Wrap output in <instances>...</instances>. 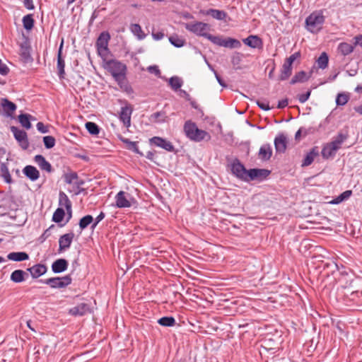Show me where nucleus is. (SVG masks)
<instances>
[{
  "mask_svg": "<svg viewBox=\"0 0 362 362\" xmlns=\"http://www.w3.org/2000/svg\"><path fill=\"white\" fill-rule=\"evenodd\" d=\"M105 68L111 74L118 85L124 87L126 82L127 66L116 59H110L105 62Z\"/></svg>",
  "mask_w": 362,
  "mask_h": 362,
  "instance_id": "nucleus-1",
  "label": "nucleus"
},
{
  "mask_svg": "<svg viewBox=\"0 0 362 362\" xmlns=\"http://www.w3.org/2000/svg\"><path fill=\"white\" fill-rule=\"evenodd\" d=\"M93 221L94 218L91 215H86L81 218L78 223L81 230H84L85 228H86L88 226H89L93 222Z\"/></svg>",
  "mask_w": 362,
  "mask_h": 362,
  "instance_id": "nucleus-43",
  "label": "nucleus"
},
{
  "mask_svg": "<svg viewBox=\"0 0 362 362\" xmlns=\"http://www.w3.org/2000/svg\"><path fill=\"white\" fill-rule=\"evenodd\" d=\"M337 151V148L329 142L324 145L321 151V154L323 158L328 159L330 157L334 156Z\"/></svg>",
  "mask_w": 362,
  "mask_h": 362,
  "instance_id": "nucleus-28",
  "label": "nucleus"
},
{
  "mask_svg": "<svg viewBox=\"0 0 362 362\" xmlns=\"http://www.w3.org/2000/svg\"><path fill=\"white\" fill-rule=\"evenodd\" d=\"M185 28L187 30L194 33L197 36H202L207 38L209 35L208 31L210 29V25L208 23L197 21L194 23H185Z\"/></svg>",
  "mask_w": 362,
  "mask_h": 362,
  "instance_id": "nucleus-4",
  "label": "nucleus"
},
{
  "mask_svg": "<svg viewBox=\"0 0 362 362\" xmlns=\"http://www.w3.org/2000/svg\"><path fill=\"white\" fill-rule=\"evenodd\" d=\"M115 206L117 208H128L131 206V202L126 197L124 191H119L115 196Z\"/></svg>",
  "mask_w": 362,
  "mask_h": 362,
  "instance_id": "nucleus-17",
  "label": "nucleus"
},
{
  "mask_svg": "<svg viewBox=\"0 0 362 362\" xmlns=\"http://www.w3.org/2000/svg\"><path fill=\"white\" fill-rule=\"evenodd\" d=\"M292 74V66L288 65L284 63L281 74L279 75V79L281 81H285L289 78Z\"/></svg>",
  "mask_w": 362,
  "mask_h": 362,
  "instance_id": "nucleus-36",
  "label": "nucleus"
},
{
  "mask_svg": "<svg viewBox=\"0 0 362 362\" xmlns=\"http://www.w3.org/2000/svg\"><path fill=\"white\" fill-rule=\"evenodd\" d=\"M352 194L351 190H346L330 202V204H338L344 200L348 199Z\"/></svg>",
  "mask_w": 362,
  "mask_h": 362,
  "instance_id": "nucleus-39",
  "label": "nucleus"
},
{
  "mask_svg": "<svg viewBox=\"0 0 362 362\" xmlns=\"http://www.w3.org/2000/svg\"><path fill=\"white\" fill-rule=\"evenodd\" d=\"M22 22L23 28L27 30H30L34 27L35 23L33 14H28L23 16Z\"/></svg>",
  "mask_w": 362,
  "mask_h": 362,
  "instance_id": "nucleus-37",
  "label": "nucleus"
},
{
  "mask_svg": "<svg viewBox=\"0 0 362 362\" xmlns=\"http://www.w3.org/2000/svg\"><path fill=\"white\" fill-rule=\"evenodd\" d=\"M33 279H37L45 274L47 268L45 265L42 264H37L27 269Z\"/></svg>",
  "mask_w": 362,
  "mask_h": 362,
  "instance_id": "nucleus-19",
  "label": "nucleus"
},
{
  "mask_svg": "<svg viewBox=\"0 0 362 362\" xmlns=\"http://www.w3.org/2000/svg\"><path fill=\"white\" fill-rule=\"evenodd\" d=\"M31 118H33V117L29 114H21L18 116V121L22 127H23L26 129H29L31 128Z\"/></svg>",
  "mask_w": 362,
  "mask_h": 362,
  "instance_id": "nucleus-35",
  "label": "nucleus"
},
{
  "mask_svg": "<svg viewBox=\"0 0 362 362\" xmlns=\"http://www.w3.org/2000/svg\"><path fill=\"white\" fill-rule=\"evenodd\" d=\"M8 67L0 59V74L6 76L8 74Z\"/></svg>",
  "mask_w": 362,
  "mask_h": 362,
  "instance_id": "nucleus-59",
  "label": "nucleus"
},
{
  "mask_svg": "<svg viewBox=\"0 0 362 362\" xmlns=\"http://www.w3.org/2000/svg\"><path fill=\"white\" fill-rule=\"evenodd\" d=\"M288 139L286 136L283 134H279L274 139V146L276 153H283L286 150Z\"/></svg>",
  "mask_w": 362,
  "mask_h": 362,
  "instance_id": "nucleus-12",
  "label": "nucleus"
},
{
  "mask_svg": "<svg viewBox=\"0 0 362 362\" xmlns=\"http://www.w3.org/2000/svg\"><path fill=\"white\" fill-rule=\"evenodd\" d=\"M206 39L210 40L214 45L223 47L224 38H222L220 36H214V35L209 34L207 36Z\"/></svg>",
  "mask_w": 362,
  "mask_h": 362,
  "instance_id": "nucleus-51",
  "label": "nucleus"
},
{
  "mask_svg": "<svg viewBox=\"0 0 362 362\" xmlns=\"http://www.w3.org/2000/svg\"><path fill=\"white\" fill-rule=\"evenodd\" d=\"M242 54L235 52L231 57V63L235 67H238L242 61Z\"/></svg>",
  "mask_w": 362,
  "mask_h": 362,
  "instance_id": "nucleus-53",
  "label": "nucleus"
},
{
  "mask_svg": "<svg viewBox=\"0 0 362 362\" xmlns=\"http://www.w3.org/2000/svg\"><path fill=\"white\" fill-rule=\"evenodd\" d=\"M9 260L21 262L29 259L28 255L25 252H13L7 255Z\"/></svg>",
  "mask_w": 362,
  "mask_h": 362,
  "instance_id": "nucleus-30",
  "label": "nucleus"
},
{
  "mask_svg": "<svg viewBox=\"0 0 362 362\" xmlns=\"http://www.w3.org/2000/svg\"><path fill=\"white\" fill-rule=\"evenodd\" d=\"M120 140L123 143L127 144V147L129 149L133 151L136 153H140L136 142L131 141L128 139H125L123 137H120Z\"/></svg>",
  "mask_w": 362,
  "mask_h": 362,
  "instance_id": "nucleus-47",
  "label": "nucleus"
},
{
  "mask_svg": "<svg viewBox=\"0 0 362 362\" xmlns=\"http://www.w3.org/2000/svg\"><path fill=\"white\" fill-rule=\"evenodd\" d=\"M200 13L205 16H211L213 18L222 21L226 20L228 14L222 10L210 8L208 10H201Z\"/></svg>",
  "mask_w": 362,
  "mask_h": 362,
  "instance_id": "nucleus-15",
  "label": "nucleus"
},
{
  "mask_svg": "<svg viewBox=\"0 0 362 362\" xmlns=\"http://www.w3.org/2000/svg\"><path fill=\"white\" fill-rule=\"evenodd\" d=\"M153 38L156 40H160L164 37V33L162 32L153 33Z\"/></svg>",
  "mask_w": 362,
  "mask_h": 362,
  "instance_id": "nucleus-64",
  "label": "nucleus"
},
{
  "mask_svg": "<svg viewBox=\"0 0 362 362\" xmlns=\"http://www.w3.org/2000/svg\"><path fill=\"white\" fill-rule=\"evenodd\" d=\"M230 170L233 175L237 178L248 182L249 173L245 166L240 163L239 159L235 158L230 164Z\"/></svg>",
  "mask_w": 362,
  "mask_h": 362,
  "instance_id": "nucleus-5",
  "label": "nucleus"
},
{
  "mask_svg": "<svg viewBox=\"0 0 362 362\" xmlns=\"http://www.w3.org/2000/svg\"><path fill=\"white\" fill-rule=\"evenodd\" d=\"M309 78L310 76H308L305 71H300L295 74V76L292 78L290 83L295 84L296 83H303L307 81Z\"/></svg>",
  "mask_w": 362,
  "mask_h": 362,
  "instance_id": "nucleus-34",
  "label": "nucleus"
},
{
  "mask_svg": "<svg viewBox=\"0 0 362 362\" xmlns=\"http://www.w3.org/2000/svg\"><path fill=\"white\" fill-rule=\"evenodd\" d=\"M63 40L62 41V43L60 45L59 51H58V55H57V69L59 71V76L60 78H64L65 75L64 71V67H65V62L62 57V50L63 47Z\"/></svg>",
  "mask_w": 362,
  "mask_h": 362,
  "instance_id": "nucleus-25",
  "label": "nucleus"
},
{
  "mask_svg": "<svg viewBox=\"0 0 362 362\" xmlns=\"http://www.w3.org/2000/svg\"><path fill=\"white\" fill-rule=\"evenodd\" d=\"M34 161L37 164L41 170H45L47 173H51L52 171L51 164L46 160L45 157L42 155H36L34 157Z\"/></svg>",
  "mask_w": 362,
  "mask_h": 362,
  "instance_id": "nucleus-23",
  "label": "nucleus"
},
{
  "mask_svg": "<svg viewBox=\"0 0 362 362\" xmlns=\"http://www.w3.org/2000/svg\"><path fill=\"white\" fill-rule=\"evenodd\" d=\"M159 325L163 327H173L175 325V320L173 317H163L158 320Z\"/></svg>",
  "mask_w": 362,
  "mask_h": 362,
  "instance_id": "nucleus-42",
  "label": "nucleus"
},
{
  "mask_svg": "<svg viewBox=\"0 0 362 362\" xmlns=\"http://www.w3.org/2000/svg\"><path fill=\"white\" fill-rule=\"evenodd\" d=\"M59 204L60 206H64L66 209L67 214H70V216H71V202L68 196L64 192H59Z\"/></svg>",
  "mask_w": 362,
  "mask_h": 362,
  "instance_id": "nucleus-27",
  "label": "nucleus"
},
{
  "mask_svg": "<svg viewBox=\"0 0 362 362\" xmlns=\"http://www.w3.org/2000/svg\"><path fill=\"white\" fill-rule=\"evenodd\" d=\"M110 35L107 32H103L96 41L98 52L100 56H105L108 52V42Z\"/></svg>",
  "mask_w": 362,
  "mask_h": 362,
  "instance_id": "nucleus-7",
  "label": "nucleus"
},
{
  "mask_svg": "<svg viewBox=\"0 0 362 362\" xmlns=\"http://www.w3.org/2000/svg\"><path fill=\"white\" fill-rule=\"evenodd\" d=\"M349 100V95L346 93H339L336 98V104L338 106L346 105Z\"/></svg>",
  "mask_w": 362,
  "mask_h": 362,
  "instance_id": "nucleus-46",
  "label": "nucleus"
},
{
  "mask_svg": "<svg viewBox=\"0 0 362 362\" xmlns=\"http://www.w3.org/2000/svg\"><path fill=\"white\" fill-rule=\"evenodd\" d=\"M147 70L149 73L153 74L157 76H160V71L158 66L156 65L149 66L147 68Z\"/></svg>",
  "mask_w": 362,
  "mask_h": 362,
  "instance_id": "nucleus-56",
  "label": "nucleus"
},
{
  "mask_svg": "<svg viewBox=\"0 0 362 362\" xmlns=\"http://www.w3.org/2000/svg\"><path fill=\"white\" fill-rule=\"evenodd\" d=\"M288 104V99H283L280 101H279V103H278V105H277V107L279 108V109H283L285 107H286Z\"/></svg>",
  "mask_w": 362,
  "mask_h": 362,
  "instance_id": "nucleus-62",
  "label": "nucleus"
},
{
  "mask_svg": "<svg viewBox=\"0 0 362 362\" xmlns=\"http://www.w3.org/2000/svg\"><path fill=\"white\" fill-rule=\"evenodd\" d=\"M310 93H311L310 90H308L305 93H303V94L299 95H298V100H299V102L300 103H305L308 100V98H309V97L310 95Z\"/></svg>",
  "mask_w": 362,
  "mask_h": 362,
  "instance_id": "nucleus-60",
  "label": "nucleus"
},
{
  "mask_svg": "<svg viewBox=\"0 0 362 362\" xmlns=\"http://www.w3.org/2000/svg\"><path fill=\"white\" fill-rule=\"evenodd\" d=\"M23 173L31 181H35L40 177V172L33 165H26L23 168Z\"/></svg>",
  "mask_w": 362,
  "mask_h": 362,
  "instance_id": "nucleus-24",
  "label": "nucleus"
},
{
  "mask_svg": "<svg viewBox=\"0 0 362 362\" xmlns=\"http://www.w3.org/2000/svg\"><path fill=\"white\" fill-rule=\"evenodd\" d=\"M1 176L4 178V181L8 184H11L13 180L9 173L7 165L5 163H1L0 165Z\"/></svg>",
  "mask_w": 362,
  "mask_h": 362,
  "instance_id": "nucleus-33",
  "label": "nucleus"
},
{
  "mask_svg": "<svg viewBox=\"0 0 362 362\" xmlns=\"http://www.w3.org/2000/svg\"><path fill=\"white\" fill-rule=\"evenodd\" d=\"M300 57V53L299 52H295L288 57L284 62L285 64L292 66V64L295 60Z\"/></svg>",
  "mask_w": 362,
  "mask_h": 362,
  "instance_id": "nucleus-54",
  "label": "nucleus"
},
{
  "mask_svg": "<svg viewBox=\"0 0 362 362\" xmlns=\"http://www.w3.org/2000/svg\"><path fill=\"white\" fill-rule=\"evenodd\" d=\"M91 313L89 304L81 303L69 309V313L73 316H83Z\"/></svg>",
  "mask_w": 362,
  "mask_h": 362,
  "instance_id": "nucleus-10",
  "label": "nucleus"
},
{
  "mask_svg": "<svg viewBox=\"0 0 362 362\" xmlns=\"http://www.w3.org/2000/svg\"><path fill=\"white\" fill-rule=\"evenodd\" d=\"M324 22L325 17L321 12H313L305 19L306 28L310 33H317L321 30Z\"/></svg>",
  "mask_w": 362,
  "mask_h": 362,
  "instance_id": "nucleus-3",
  "label": "nucleus"
},
{
  "mask_svg": "<svg viewBox=\"0 0 362 362\" xmlns=\"http://www.w3.org/2000/svg\"><path fill=\"white\" fill-rule=\"evenodd\" d=\"M1 105L7 117H11L16 110V105L6 98L1 100Z\"/></svg>",
  "mask_w": 362,
  "mask_h": 362,
  "instance_id": "nucleus-22",
  "label": "nucleus"
},
{
  "mask_svg": "<svg viewBox=\"0 0 362 362\" xmlns=\"http://www.w3.org/2000/svg\"><path fill=\"white\" fill-rule=\"evenodd\" d=\"M24 6L28 10H33L35 6L33 0H23Z\"/></svg>",
  "mask_w": 362,
  "mask_h": 362,
  "instance_id": "nucleus-61",
  "label": "nucleus"
},
{
  "mask_svg": "<svg viewBox=\"0 0 362 362\" xmlns=\"http://www.w3.org/2000/svg\"><path fill=\"white\" fill-rule=\"evenodd\" d=\"M169 41L175 47H182L185 43V39L179 37L177 35H171L169 37Z\"/></svg>",
  "mask_w": 362,
  "mask_h": 362,
  "instance_id": "nucleus-41",
  "label": "nucleus"
},
{
  "mask_svg": "<svg viewBox=\"0 0 362 362\" xmlns=\"http://www.w3.org/2000/svg\"><path fill=\"white\" fill-rule=\"evenodd\" d=\"M28 274L21 269H16L11 274V280L14 283H21L25 281Z\"/></svg>",
  "mask_w": 362,
  "mask_h": 362,
  "instance_id": "nucleus-29",
  "label": "nucleus"
},
{
  "mask_svg": "<svg viewBox=\"0 0 362 362\" xmlns=\"http://www.w3.org/2000/svg\"><path fill=\"white\" fill-rule=\"evenodd\" d=\"M245 45H247L251 48H262L263 42L262 39L257 35H250L247 37L243 40Z\"/></svg>",
  "mask_w": 362,
  "mask_h": 362,
  "instance_id": "nucleus-18",
  "label": "nucleus"
},
{
  "mask_svg": "<svg viewBox=\"0 0 362 362\" xmlns=\"http://www.w3.org/2000/svg\"><path fill=\"white\" fill-rule=\"evenodd\" d=\"M37 130L43 134L49 132V127L48 126L45 125L42 122H39L37 125Z\"/></svg>",
  "mask_w": 362,
  "mask_h": 362,
  "instance_id": "nucleus-57",
  "label": "nucleus"
},
{
  "mask_svg": "<svg viewBox=\"0 0 362 362\" xmlns=\"http://www.w3.org/2000/svg\"><path fill=\"white\" fill-rule=\"evenodd\" d=\"M132 111V107L130 105H126L121 108L119 119L123 122L126 127H129L131 125V115Z\"/></svg>",
  "mask_w": 362,
  "mask_h": 362,
  "instance_id": "nucleus-14",
  "label": "nucleus"
},
{
  "mask_svg": "<svg viewBox=\"0 0 362 362\" xmlns=\"http://www.w3.org/2000/svg\"><path fill=\"white\" fill-rule=\"evenodd\" d=\"M55 139L52 136H45L43 137L44 145L46 148H52L55 145Z\"/></svg>",
  "mask_w": 362,
  "mask_h": 362,
  "instance_id": "nucleus-50",
  "label": "nucleus"
},
{
  "mask_svg": "<svg viewBox=\"0 0 362 362\" xmlns=\"http://www.w3.org/2000/svg\"><path fill=\"white\" fill-rule=\"evenodd\" d=\"M149 142L151 145L162 148L169 152H173L175 149L170 141L162 137L153 136L150 139Z\"/></svg>",
  "mask_w": 362,
  "mask_h": 362,
  "instance_id": "nucleus-9",
  "label": "nucleus"
},
{
  "mask_svg": "<svg viewBox=\"0 0 362 362\" xmlns=\"http://www.w3.org/2000/svg\"><path fill=\"white\" fill-rule=\"evenodd\" d=\"M349 138L348 130H341L338 132L336 136H334L332 141L330 142L331 144L334 146L338 151L341 144Z\"/></svg>",
  "mask_w": 362,
  "mask_h": 362,
  "instance_id": "nucleus-16",
  "label": "nucleus"
},
{
  "mask_svg": "<svg viewBox=\"0 0 362 362\" xmlns=\"http://www.w3.org/2000/svg\"><path fill=\"white\" fill-rule=\"evenodd\" d=\"M257 105H258V107L259 108H261L263 110H266L267 111V110H269L271 109V107L269 105V103L267 102V101L257 100Z\"/></svg>",
  "mask_w": 362,
  "mask_h": 362,
  "instance_id": "nucleus-58",
  "label": "nucleus"
},
{
  "mask_svg": "<svg viewBox=\"0 0 362 362\" xmlns=\"http://www.w3.org/2000/svg\"><path fill=\"white\" fill-rule=\"evenodd\" d=\"M272 156V148L270 144L262 145L258 153L259 158L263 161L269 160Z\"/></svg>",
  "mask_w": 362,
  "mask_h": 362,
  "instance_id": "nucleus-21",
  "label": "nucleus"
},
{
  "mask_svg": "<svg viewBox=\"0 0 362 362\" xmlns=\"http://www.w3.org/2000/svg\"><path fill=\"white\" fill-rule=\"evenodd\" d=\"M78 175L76 173L72 172L64 175V181L67 184H74L75 180H77Z\"/></svg>",
  "mask_w": 362,
  "mask_h": 362,
  "instance_id": "nucleus-52",
  "label": "nucleus"
},
{
  "mask_svg": "<svg viewBox=\"0 0 362 362\" xmlns=\"http://www.w3.org/2000/svg\"><path fill=\"white\" fill-rule=\"evenodd\" d=\"M241 46V43L239 40L231 38V37H227L224 38L223 47H228V48H239Z\"/></svg>",
  "mask_w": 362,
  "mask_h": 362,
  "instance_id": "nucleus-38",
  "label": "nucleus"
},
{
  "mask_svg": "<svg viewBox=\"0 0 362 362\" xmlns=\"http://www.w3.org/2000/svg\"><path fill=\"white\" fill-rule=\"evenodd\" d=\"M319 155L317 146H314L305 156L303 160L302 166H308L312 164L314 159Z\"/></svg>",
  "mask_w": 362,
  "mask_h": 362,
  "instance_id": "nucleus-26",
  "label": "nucleus"
},
{
  "mask_svg": "<svg viewBox=\"0 0 362 362\" xmlns=\"http://www.w3.org/2000/svg\"><path fill=\"white\" fill-rule=\"evenodd\" d=\"M355 40L354 45H359L362 47V35H358L354 37Z\"/></svg>",
  "mask_w": 362,
  "mask_h": 362,
  "instance_id": "nucleus-63",
  "label": "nucleus"
},
{
  "mask_svg": "<svg viewBox=\"0 0 362 362\" xmlns=\"http://www.w3.org/2000/svg\"><path fill=\"white\" fill-rule=\"evenodd\" d=\"M105 214L103 211H101L92 223L91 228L94 229L97 226V225L105 218Z\"/></svg>",
  "mask_w": 362,
  "mask_h": 362,
  "instance_id": "nucleus-55",
  "label": "nucleus"
},
{
  "mask_svg": "<svg viewBox=\"0 0 362 362\" xmlns=\"http://www.w3.org/2000/svg\"><path fill=\"white\" fill-rule=\"evenodd\" d=\"M355 45L349 44L347 42H341L338 45V51L343 56H346L351 53H352L354 50Z\"/></svg>",
  "mask_w": 362,
  "mask_h": 362,
  "instance_id": "nucleus-31",
  "label": "nucleus"
},
{
  "mask_svg": "<svg viewBox=\"0 0 362 362\" xmlns=\"http://www.w3.org/2000/svg\"><path fill=\"white\" fill-rule=\"evenodd\" d=\"M86 128L88 132L92 135H97L99 134V127L94 122H88L86 123Z\"/></svg>",
  "mask_w": 362,
  "mask_h": 362,
  "instance_id": "nucleus-48",
  "label": "nucleus"
},
{
  "mask_svg": "<svg viewBox=\"0 0 362 362\" xmlns=\"http://www.w3.org/2000/svg\"><path fill=\"white\" fill-rule=\"evenodd\" d=\"M248 182L251 180H262L270 174V171L268 170L257 168L250 169L248 170Z\"/></svg>",
  "mask_w": 362,
  "mask_h": 362,
  "instance_id": "nucleus-11",
  "label": "nucleus"
},
{
  "mask_svg": "<svg viewBox=\"0 0 362 362\" xmlns=\"http://www.w3.org/2000/svg\"><path fill=\"white\" fill-rule=\"evenodd\" d=\"M131 32L136 36L139 40H144L146 37V34L144 33L141 25L138 23H132L129 28Z\"/></svg>",
  "mask_w": 362,
  "mask_h": 362,
  "instance_id": "nucleus-32",
  "label": "nucleus"
},
{
  "mask_svg": "<svg viewBox=\"0 0 362 362\" xmlns=\"http://www.w3.org/2000/svg\"><path fill=\"white\" fill-rule=\"evenodd\" d=\"M182 83L183 82L182 79L178 76H173L169 79V84L175 90L180 89L182 86Z\"/></svg>",
  "mask_w": 362,
  "mask_h": 362,
  "instance_id": "nucleus-44",
  "label": "nucleus"
},
{
  "mask_svg": "<svg viewBox=\"0 0 362 362\" xmlns=\"http://www.w3.org/2000/svg\"><path fill=\"white\" fill-rule=\"evenodd\" d=\"M11 131L13 134L15 139L19 143L21 147L24 150L28 149L29 147V142L27 133L16 127H11Z\"/></svg>",
  "mask_w": 362,
  "mask_h": 362,
  "instance_id": "nucleus-8",
  "label": "nucleus"
},
{
  "mask_svg": "<svg viewBox=\"0 0 362 362\" xmlns=\"http://www.w3.org/2000/svg\"><path fill=\"white\" fill-rule=\"evenodd\" d=\"M184 132L188 139L195 142H200L205 139L209 140L211 138L207 132L199 129L197 124L191 120L185 123Z\"/></svg>",
  "mask_w": 362,
  "mask_h": 362,
  "instance_id": "nucleus-2",
  "label": "nucleus"
},
{
  "mask_svg": "<svg viewBox=\"0 0 362 362\" xmlns=\"http://www.w3.org/2000/svg\"><path fill=\"white\" fill-rule=\"evenodd\" d=\"M65 216L64 210L62 208H57L53 214L52 221L55 223H60Z\"/></svg>",
  "mask_w": 362,
  "mask_h": 362,
  "instance_id": "nucleus-45",
  "label": "nucleus"
},
{
  "mask_svg": "<svg viewBox=\"0 0 362 362\" xmlns=\"http://www.w3.org/2000/svg\"><path fill=\"white\" fill-rule=\"evenodd\" d=\"M151 118L155 122H164L166 116L164 112H156L151 115Z\"/></svg>",
  "mask_w": 362,
  "mask_h": 362,
  "instance_id": "nucleus-49",
  "label": "nucleus"
},
{
  "mask_svg": "<svg viewBox=\"0 0 362 362\" xmlns=\"http://www.w3.org/2000/svg\"><path fill=\"white\" fill-rule=\"evenodd\" d=\"M329 62L328 55L326 52H322L317 59V66L320 69H325L327 67Z\"/></svg>",
  "mask_w": 362,
  "mask_h": 362,
  "instance_id": "nucleus-40",
  "label": "nucleus"
},
{
  "mask_svg": "<svg viewBox=\"0 0 362 362\" xmlns=\"http://www.w3.org/2000/svg\"><path fill=\"white\" fill-rule=\"evenodd\" d=\"M74 234L73 233H66L59 239V252H62L70 247Z\"/></svg>",
  "mask_w": 362,
  "mask_h": 362,
  "instance_id": "nucleus-13",
  "label": "nucleus"
},
{
  "mask_svg": "<svg viewBox=\"0 0 362 362\" xmlns=\"http://www.w3.org/2000/svg\"><path fill=\"white\" fill-rule=\"evenodd\" d=\"M71 276L66 275L63 277H52L40 281L49 285L52 288H62L71 284Z\"/></svg>",
  "mask_w": 362,
  "mask_h": 362,
  "instance_id": "nucleus-6",
  "label": "nucleus"
},
{
  "mask_svg": "<svg viewBox=\"0 0 362 362\" xmlns=\"http://www.w3.org/2000/svg\"><path fill=\"white\" fill-rule=\"evenodd\" d=\"M68 265L69 263L66 259H58L52 263V270L55 274L62 273L67 269Z\"/></svg>",
  "mask_w": 362,
  "mask_h": 362,
  "instance_id": "nucleus-20",
  "label": "nucleus"
}]
</instances>
